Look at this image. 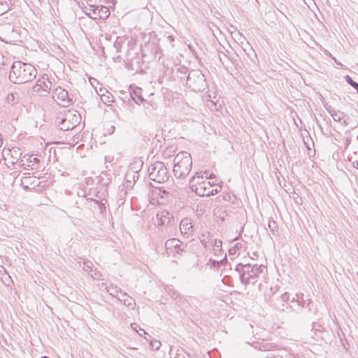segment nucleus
<instances>
[{
	"label": "nucleus",
	"mask_w": 358,
	"mask_h": 358,
	"mask_svg": "<svg viewBox=\"0 0 358 358\" xmlns=\"http://www.w3.org/2000/svg\"><path fill=\"white\" fill-rule=\"evenodd\" d=\"M10 69L8 78L15 84L20 85L31 82L37 75V70L33 65L21 61L13 62Z\"/></svg>",
	"instance_id": "1"
},
{
	"label": "nucleus",
	"mask_w": 358,
	"mask_h": 358,
	"mask_svg": "<svg viewBox=\"0 0 358 358\" xmlns=\"http://www.w3.org/2000/svg\"><path fill=\"white\" fill-rule=\"evenodd\" d=\"M265 268L263 265H257L250 264H238L236 267V271L238 272L241 282L242 284L247 285L248 284H255L257 282V278L262 273Z\"/></svg>",
	"instance_id": "2"
},
{
	"label": "nucleus",
	"mask_w": 358,
	"mask_h": 358,
	"mask_svg": "<svg viewBox=\"0 0 358 358\" xmlns=\"http://www.w3.org/2000/svg\"><path fill=\"white\" fill-rule=\"evenodd\" d=\"M192 159L191 155L187 152H180L173 159V173L177 178H186L191 169Z\"/></svg>",
	"instance_id": "3"
},
{
	"label": "nucleus",
	"mask_w": 358,
	"mask_h": 358,
	"mask_svg": "<svg viewBox=\"0 0 358 358\" xmlns=\"http://www.w3.org/2000/svg\"><path fill=\"white\" fill-rule=\"evenodd\" d=\"M186 84L194 92L204 91L208 87L206 78L199 69H194L188 73Z\"/></svg>",
	"instance_id": "4"
},
{
	"label": "nucleus",
	"mask_w": 358,
	"mask_h": 358,
	"mask_svg": "<svg viewBox=\"0 0 358 358\" xmlns=\"http://www.w3.org/2000/svg\"><path fill=\"white\" fill-rule=\"evenodd\" d=\"M148 177L150 180L159 183L168 180L169 174L167 168L162 162H156L148 168Z\"/></svg>",
	"instance_id": "5"
},
{
	"label": "nucleus",
	"mask_w": 358,
	"mask_h": 358,
	"mask_svg": "<svg viewBox=\"0 0 358 358\" xmlns=\"http://www.w3.org/2000/svg\"><path fill=\"white\" fill-rule=\"evenodd\" d=\"M156 217L157 226L162 227V231L164 229L166 233L169 236L176 225L173 214L167 210H162L157 214Z\"/></svg>",
	"instance_id": "6"
},
{
	"label": "nucleus",
	"mask_w": 358,
	"mask_h": 358,
	"mask_svg": "<svg viewBox=\"0 0 358 358\" xmlns=\"http://www.w3.org/2000/svg\"><path fill=\"white\" fill-rule=\"evenodd\" d=\"M166 252L168 256L176 257L187 252V244L183 243L179 239L173 238L168 239L164 244Z\"/></svg>",
	"instance_id": "7"
},
{
	"label": "nucleus",
	"mask_w": 358,
	"mask_h": 358,
	"mask_svg": "<svg viewBox=\"0 0 358 358\" xmlns=\"http://www.w3.org/2000/svg\"><path fill=\"white\" fill-rule=\"evenodd\" d=\"M12 157L13 158V156ZM14 159H16L15 163H17L19 166L23 167L24 169L34 170L40 168V159L33 155H25L22 158L14 157ZM12 163L15 164V162L13 161Z\"/></svg>",
	"instance_id": "8"
},
{
	"label": "nucleus",
	"mask_w": 358,
	"mask_h": 358,
	"mask_svg": "<svg viewBox=\"0 0 358 358\" xmlns=\"http://www.w3.org/2000/svg\"><path fill=\"white\" fill-rule=\"evenodd\" d=\"M72 117L71 113H68L65 115L63 118L57 117V127L60 130L62 131H68L73 129L77 124L78 122H79V117H76V120L74 122H72L71 120V117Z\"/></svg>",
	"instance_id": "9"
},
{
	"label": "nucleus",
	"mask_w": 358,
	"mask_h": 358,
	"mask_svg": "<svg viewBox=\"0 0 358 358\" xmlns=\"http://www.w3.org/2000/svg\"><path fill=\"white\" fill-rule=\"evenodd\" d=\"M55 96L61 101L59 104L64 107H67L73 103V99L69 96L68 91L62 87H57L55 90L54 96Z\"/></svg>",
	"instance_id": "10"
},
{
	"label": "nucleus",
	"mask_w": 358,
	"mask_h": 358,
	"mask_svg": "<svg viewBox=\"0 0 358 358\" xmlns=\"http://www.w3.org/2000/svg\"><path fill=\"white\" fill-rule=\"evenodd\" d=\"M211 187L212 185L209 181L198 182L194 191L199 196H208L212 194Z\"/></svg>",
	"instance_id": "11"
},
{
	"label": "nucleus",
	"mask_w": 358,
	"mask_h": 358,
	"mask_svg": "<svg viewBox=\"0 0 358 358\" xmlns=\"http://www.w3.org/2000/svg\"><path fill=\"white\" fill-rule=\"evenodd\" d=\"M142 90L140 87H136L129 92V97L128 99V103L132 105V102L140 105V103L144 102L145 99L141 94Z\"/></svg>",
	"instance_id": "12"
},
{
	"label": "nucleus",
	"mask_w": 358,
	"mask_h": 358,
	"mask_svg": "<svg viewBox=\"0 0 358 358\" xmlns=\"http://www.w3.org/2000/svg\"><path fill=\"white\" fill-rule=\"evenodd\" d=\"M39 178L31 176H23L21 182L24 189H34L40 184Z\"/></svg>",
	"instance_id": "13"
},
{
	"label": "nucleus",
	"mask_w": 358,
	"mask_h": 358,
	"mask_svg": "<svg viewBox=\"0 0 358 358\" xmlns=\"http://www.w3.org/2000/svg\"><path fill=\"white\" fill-rule=\"evenodd\" d=\"M51 87V83L48 80V78L42 76L41 78L37 80L36 85L33 87V90L35 92L43 90L48 92Z\"/></svg>",
	"instance_id": "14"
},
{
	"label": "nucleus",
	"mask_w": 358,
	"mask_h": 358,
	"mask_svg": "<svg viewBox=\"0 0 358 358\" xmlns=\"http://www.w3.org/2000/svg\"><path fill=\"white\" fill-rule=\"evenodd\" d=\"M192 220L188 217L182 219L180 223V230L181 234L187 237H189L192 232Z\"/></svg>",
	"instance_id": "15"
},
{
	"label": "nucleus",
	"mask_w": 358,
	"mask_h": 358,
	"mask_svg": "<svg viewBox=\"0 0 358 358\" xmlns=\"http://www.w3.org/2000/svg\"><path fill=\"white\" fill-rule=\"evenodd\" d=\"M117 299L120 302H122L124 306H126L127 307H128L129 309L133 310L135 308V306H136L135 300L131 296H130L128 294H127L126 292H123V293H122V294L119 296Z\"/></svg>",
	"instance_id": "16"
},
{
	"label": "nucleus",
	"mask_w": 358,
	"mask_h": 358,
	"mask_svg": "<svg viewBox=\"0 0 358 358\" xmlns=\"http://www.w3.org/2000/svg\"><path fill=\"white\" fill-rule=\"evenodd\" d=\"M324 107L331 115L334 121L341 122L342 116L345 114L343 112L335 110L334 108L327 103L324 104Z\"/></svg>",
	"instance_id": "17"
},
{
	"label": "nucleus",
	"mask_w": 358,
	"mask_h": 358,
	"mask_svg": "<svg viewBox=\"0 0 358 358\" xmlns=\"http://www.w3.org/2000/svg\"><path fill=\"white\" fill-rule=\"evenodd\" d=\"M296 302L298 303L299 306H301L302 307H306L308 309V311L313 313V314H316L317 313V308H316V306L315 305L314 302L312 300L308 299V302L306 303V301L303 299H300L299 298L298 294H296Z\"/></svg>",
	"instance_id": "18"
},
{
	"label": "nucleus",
	"mask_w": 358,
	"mask_h": 358,
	"mask_svg": "<svg viewBox=\"0 0 358 358\" xmlns=\"http://www.w3.org/2000/svg\"><path fill=\"white\" fill-rule=\"evenodd\" d=\"M94 9L98 10L97 11V16H92V19L96 20V19H101V20H106L108 17L110 15V10L109 8L107 6H99L98 7H94Z\"/></svg>",
	"instance_id": "19"
},
{
	"label": "nucleus",
	"mask_w": 358,
	"mask_h": 358,
	"mask_svg": "<svg viewBox=\"0 0 358 358\" xmlns=\"http://www.w3.org/2000/svg\"><path fill=\"white\" fill-rule=\"evenodd\" d=\"M104 286L107 292L112 296L117 299L122 294V293H123L122 289L115 285L110 284L109 285H104Z\"/></svg>",
	"instance_id": "20"
},
{
	"label": "nucleus",
	"mask_w": 358,
	"mask_h": 358,
	"mask_svg": "<svg viewBox=\"0 0 358 358\" xmlns=\"http://www.w3.org/2000/svg\"><path fill=\"white\" fill-rule=\"evenodd\" d=\"M13 0H0V16L7 13L13 5Z\"/></svg>",
	"instance_id": "21"
},
{
	"label": "nucleus",
	"mask_w": 358,
	"mask_h": 358,
	"mask_svg": "<svg viewBox=\"0 0 358 358\" xmlns=\"http://www.w3.org/2000/svg\"><path fill=\"white\" fill-rule=\"evenodd\" d=\"M211 245H213V247L214 255L215 256H222L223 254L222 249V241L217 239H213V241H211Z\"/></svg>",
	"instance_id": "22"
},
{
	"label": "nucleus",
	"mask_w": 358,
	"mask_h": 358,
	"mask_svg": "<svg viewBox=\"0 0 358 358\" xmlns=\"http://www.w3.org/2000/svg\"><path fill=\"white\" fill-rule=\"evenodd\" d=\"M200 241L202 244V245L207 248L209 243L211 244V241H213L210 234V232L205 231L202 233L199 237Z\"/></svg>",
	"instance_id": "23"
},
{
	"label": "nucleus",
	"mask_w": 358,
	"mask_h": 358,
	"mask_svg": "<svg viewBox=\"0 0 358 358\" xmlns=\"http://www.w3.org/2000/svg\"><path fill=\"white\" fill-rule=\"evenodd\" d=\"M276 347V345L272 343H260L256 348H258L262 351H272Z\"/></svg>",
	"instance_id": "24"
},
{
	"label": "nucleus",
	"mask_w": 358,
	"mask_h": 358,
	"mask_svg": "<svg viewBox=\"0 0 358 358\" xmlns=\"http://www.w3.org/2000/svg\"><path fill=\"white\" fill-rule=\"evenodd\" d=\"M143 103V108H144L145 113L146 115H149L150 114H152V112L154 110H155L157 108L155 103H154V104L150 103L149 102L146 101L145 100Z\"/></svg>",
	"instance_id": "25"
},
{
	"label": "nucleus",
	"mask_w": 358,
	"mask_h": 358,
	"mask_svg": "<svg viewBox=\"0 0 358 358\" xmlns=\"http://www.w3.org/2000/svg\"><path fill=\"white\" fill-rule=\"evenodd\" d=\"M227 261L226 255H224L223 259L221 260H214L210 259L209 262L210 263V266L214 268H219L222 264H223L224 262Z\"/></svg>",
	"instance_id": "26"
},
{
	"label": "nucleus",
	"mask_w": 358,
	"mask_h": 358,
	"mask_svg": "<svg viewBox=\"0 0 358 358\" xmlns=\"http://www.w3.org/2000/svg\"><path fill=\"white\" fill-rule=\"evenodd\" d=\"M187 73V69L185 66H180L178 68L176 71V76L180 79H183L186 77Z\"/></svg>",
	"instance_id": "27"
},
{
	"label": "nucleus",
	"mask_w": 358,
	"mask_h": 358,
	"mask_svg": "<svg viewBox=\"0 0 358 358\" xmlns=\"http://www.w3.org/2000/svg\"><path fill=\"white\" fill-rule=\"evenodd\" d=\"M345 80L348 84L352 87L358 93V83L354 81L352 78L348 75L345 76Z\"/></svg>",
	"instance_id": "28"
},
{
	"label": "nucleus",
	"mask_w": 358,
	"mask_h": 358,
	"mask_svg": "<svg viewBox=\"0 0 358 358\" xmlns=\"http://www.w3.org/2000/svg\"><path fill=\"white\" fill-rule=\"evenodd\" d=\"M268 227L270 231L275 235V232L277 231L278 224L275 221L273 220H269L268 222Z\"/></svg>",
	"instance_id": "29"
},
{
	"label": "nucleus",
	"mask_w": 358,
	"mask_h": 358,
	"mask_svg": "<svg viewBox=\"0 0 358 358\" xmlns=\"http://www.w3.org/2000/svg\"><path fill=\"white\" fill-rule=\"evenodd\" d=\"M87 201L90 203H92L94 204V206H92V204H90V206L92 207V206H95L96 205L99 206V209L100 210H102L103 208H105V203H103L101 201H99L97 200H95V199H93L92 198L90 199H87Z\"/></svg>",
	"instance_id": "30"
},
{
	"label": "nucleus",
	"mask_w": 358,
	"mask_h": 358,
	"mask_svg": "<svg viewBox=\"0 0 358 358\" xmlns=\"http://www.w3.org/2000/svg\"><path fill=\"white\" fill-rule=\"evenodd\" d=\"M10 65V61L6 58L1 53H0V69H3L5 66Z\"/></svg>",
	"instance_id": "31"
},
{
	"label": "nucleus",
	"mask_w": 358,
	"mask_h": 358,
	"mask_svg": "<svg viewBox=\"0 0 358 358\" xmlns=\"http://www.w3.org/2000/svg\"><path fill=\"white\" fill-rule=\"evenodd\" d=\"M161 346V343L159 341L153 339L150 341V348L153 350H157L159 349Z\"/></svg>",
	"instance_id": "32"
},
{
	"label": "nucleus",
	"mask_w": 358,
	"mask_h": 358,
	"mask_svg": "<svg viewBox=\"0 0 358 358\" xmlns=\"http://www.w3.org/2000/svg\"><path fill=\"white\" fill-rule=\"evenodd\" d=\"M99 6H95V5H90L89 6V8H87L88 10H89V13H87V15L90 17L92 18V16H96V17H98L97 16V11L98 10H96L94 8V7H98Z\"/></svg>",
	"instance_id": "33"
},
{
	"label": "nucleus",
	"mask_w": 358,
	"mask_h": 358,
	"mask_svg": "<svg viewBox=\"0 0 358 358\" xmlns=\"http://www.w3.org/2000/svg\"><path fill=\"white\" fill-rule=\"evenodd\" d=\"M158 194L163 199H166L170 195V192L165 189L164 187H159V193Z\"/></svg>",
	"instance_id": "34"
},
{
	"label": "nucleus",
	"mask_w": 358,
	"mask_h": 358,
	"mask_svg": "<svg viewBox=\"0 0 358 358\" xmlns=\"http://www.w3.org/2000/svg\"><path fill=\"white\" fill-rule=\"evenodd\" d=\"M7 102L10 104H15L16 103L15 101V96L14 94L11 93L9 94L6 98Z\"/></svg>",
	"instance_id": "35"
},
{
	"label": "nucleus",
	"mask_w": 358,
	"mask_h": 358,
	"mask_svg": "<svg viewBox=\"0 0 358 358\" xmlns=\"http://www.w3.org/2000/svg\"><path fill=\"white\" fill-rule=\"evenodd\" d=\"M266 358H282V356L276 355L275 352L268 353L266 357Z\"/></svg>",
	"instance_id": "36"
},
{
	"label": "nucleus",
	"mask_w": 358,
	"mask_h": 358,
	"mask_svg": "<svg viewBox=\"0 0 358 358\" xmlns=\"http://www.w3.org/2000/svg\"><path fill=\"white\" fill-rule=\"evenodd\" d=\"M242 247V245L241 243H237L235 244L234 247L231 249H229V253L231 254V251H234V252H236V250H239L240 248H241Z\"/></svg>",
	"instance_id": "37"
},
{
	"label": "nucleus",
	"mask_w": 358,
	"mask_h": 358,
	"mask_svg": "<svg viewBox=\"0 0 358 358\" xmlns=\"http://www.w3.org/2000/svg\"><path fill=\"white\" fill-rule=\"evenodd\" d=\"M196 178H201V179H203V176H200V173H198V172H196V173L194 174V176H192V177L191 178L190 182H192V181H194V180L196 179Z\"/></svg>",
	"instance_id": "38"
},
{
	"label": "nucleus",
	"mask_w": 358,
	"mask_h": 358,
	"mask_svg": "<svg viewBox=\"0 0 358 358\" xmlns=\"http://www.w3.org/2000/svg\"><path fill=\"white\" fill-rule=\"evenodd\" d=\"M211 190H212V194H210V195H215V194H217L221 190V187H219V189H217V187L213 188V187H212Z\"/></svg>",
	"instance_id": "39"
},
{
	"label": "nucleus",
	"mask_w": 358,
	"mask_h": 358,
	"mask_svg": "<svg viewBox=\"0 0 358 358\" xmlns=\"http://www.w3.org/2000/svg\"><path fill=\"white\" fill-rule=\"evenodd\" d=\"M137 333L141 336H142L143 335L148 334V333L144 329H141V327H139V329L138 330Z\"/></svg>",
	"instance_id": "40"
},
{
	"label": "nucleus",
	"mask_w": 358,
	"mask_h": 358,
	"mask_svg": "<svg viewBox=\"0 0 358 358\" xmlns=\"http://www.w3.org/2000/svg\"><path fill=\"white\" fill-rule=\"evenodd\" d=\"M130 178V175L129 174H127V187H131L132 185H131V181L129 179Z\"/></svg>",
	"instance_id": "41"
},
{
	"label": "nucleus",
	"mask_w": 358,
	"mask_h": 358,
	"mask_svg": "<svg viewBox=\"0 0 358 358\" xmlns=\"http://www.w3.org/2000/svg\"><path fill=\"white\" fill-rule=\"evenodd\" d=\"M127 66L129 67L130 66L132 70H135L134 66V62L133 60H130L127 64Z\"/></svg>",
	"instance_id": "42"
},
{
	"label": "nucleus",
	"mask_w": 358,
	"mask_h": 358,
	"mask_svg": "<svg viewBox=\"0 0 358 358\" xmlns=\"http://www.w3.org/2000/svg\"><path fill=\"white\" fill-rule=\"evenodd\" d=\"M136 178H138V176H136L134 173H133L131 176H130V178L129 179H131L134 180V182L136 181Z\"/></svg>",
	"instance_id": "43"
},
{
	"label": "nucleus",
	"mask_w": 358,
	"mask_h": 358,
	"mask_svg": "<svg viewBox=\"0 0 358 358\" xmlns=\"http://www.w3.org/2000/svg\"><path fill=\"white\" fill-rule=\"evenodd\" d=\"M131 327H132L133 329H134V331H136V332L138 331V330L139 329V327H138V326L137 324H131Z\"/></svg>",
	"instance_id": "44"
},
{
	"label": "nucleus",
	"mask_w": 358,
	"mask_h": 358,
	"mask_svg": "<svg viewBox=\"0 0 358 358\" xmlns=\"http://www.w3.org/2000/svg\"><path fill=\"white\" fill-rule=\"evenodd\" d=\"M115 46L117 48V51L120 52V43L117 42V40L116 41V42L115 43Z\"/></svg>",
	"instance_id": "45"
},
{
	"label": "nucleus",
	"mask_w": 358,
	"mask_h": 358,
	"mask_svg": "<svg viewBox=\"0 0 358 358\" xmlns=\"http://www.w3.org/2000/svg\"><path fill=\"white\" fill-rule=\"evenodd\" d=\"M281 297H282L283 301H285L286 299H287L288 296L287 295V293H285L284 294H282Z\"/></svg>",
	"instance_id": "46"
},
{
	"label": "nucleus",
	"mask_w": 358,
	"mask_h": 358,
	"mask_svg": "<svg viewBox=\"0 0 358 358\" xmlns=\"http://www.w3.org/2000/svg\"><path fill=\"white\" fill-rule=\"evenodd\" d=\"M148 335V337L147 336H145V338L148 341H150V340H152L151 338L152 336L150 335V334H147Z\"/></svg>",
	"instance_id": "47"
},
{
	"label": "nucleus",
	"mask_w": 358,
	"mask_h": 358,
	"mask_svg": "<svg viewBox=\"0 0 358 358\" xmlns=\"http://www.w3.org/2000/svg\"><path fill=\"white\" fill-rule=\"evenodd\" d=\"M189 50L192 51V54L195 56L196 55V52L194 50L192 49V46L189 45Z\"/></svg>",
	"instance_id": "48"
},
{
	"label": "nucleus",
	"mask_w": 358,
	"mask_h": 358,
	"mask_svg": "<svg viewBox=\"0 0 358 358\" xmlns=\"http://www.w3.org/2000/svg\"><path fill=\"white\" fill-rule=\"evenodd\" d=\"M2 144H3V138H2L1 134H0V148L1 147Z\"/></svg>",
	"instance_id": "49"
},
{
	"label": "nucleus",
	"mask_w": 358,
	"mask_h": 358,
	"mask_svg": "<svg viewBox=\"0 0 358 358\" xmlns=\"http://www.w3.org/2000/svg\"><path fill=\"white\" fill-rule=\"evenodd\" d=\"M353 164L354 166L358 169V161H355Z\"/></svg>",
	"instance_id": "50"
},
{
	"label": "nucleus",
	"mask_w": 358,
	"mask_h": 358,
	"mask_svg": "<svg viewBox=\"0 0 358 358\" xmlns=\"http://www.w3.org/2000/svg\"><path fill=\"white\" fill-rule=\"evenodd\" d=\"M109 99H110V96H107V98H106L107 101H113V100L110 101Z\"/></svg>",
	"instance_id": "51"
},
{
	"label": "nucleus",
	"mask_w": 358,
	"mask_h": 358,
	"mask_svg": "<svg viewBox=\"0 0 358 358\" xmlns=\"http://www.w3.org/2000/svg\"><path fill=\"white\" fill-rule=\"evenodd\" d=\"M109 99H110V96H107V98H106L107 101H113V100L110 101Z\"/></svg>",
	"instance_id": "52"
},
{
	"label": "nucleus",
	"mask_w": 358,
	"mask_h": 358,
	"mask_svg": "<svg viewBox=\"0 0 358 358\" xmlns=\"http://www.w3.org/2000/svg\"><path fill=\"white\" fill-rule=\"evenodd\" d=\"M213 177H214L213 174H210V176H209L210 178H212Z\"/></svg>",
	"instance_id": "53"
},
{
	"label": "nucleus",
	"mask_w": 358,
	"mask_h": 358,
	"mask_svg": "<svg viewBox=\"0 0 358 358\" xmlns=\"http://www.w3.org/2000/svg\"><path fill=\"white\" fill-rule=\"evenodd\" d=\"M41 358H50V357H48L47 356H43Z\"/></svg>",
	"instance_id": "54"
},
{
	"label": "nucleus",
	"mask_w": 358,
	"mask_h": 358,
	"mask_svg": "<svg viewBox=\"0 0 358 358\" xmlns=\"http://www.w3.org/2000/svg\"><path fill=\"white\" fill-rule=\"evenodd\" d=\"M136 62L137 64H139V63H140L139 59H138V60H137Z\"/></svg>",
	"instance_id": "55"
},
{
	"label": "nucleus",
	"mask_w": 358,
	"mask_h": 358,
	"mask_svg": "<svg viewBox=\"0 0 358 358\" xmlns=\"http://www.w3.org/2000/svg\"><path fill=\"white\" fill-rule=\"evenodd\" d=\"M343 123H344L345 124H347V122H346V121H345V120H344V121H343Z\"/></svg>",
	"instance_id": "56"
},
{
	"label": "nucleus",
	"mask_w": 358,
	"mask_h": 358,
	"mask_svg": "<svg viewBox=\"0 0 358 358\" xmlns=\"http://www.w3.org/2000/svg\"><path fill=\"white\" fill-rule=\"evenodd\" d=\"M0 40H1V41H4V40H3V39H2V38H0Z\"/></svg>",
	"instance_id": "57"
},
{
	"label": "nucleus",
	"mask_w": 358,
	"mask_h": 358,
	"mask_svg": "<svg viewBox=\"0 0 358 358\" xmlns=\"http://www.w3.org/2000/svg\"><path fill=\"white\" fill-rule=\"evenodd\" d=\"M357 139H358V136H357Z\"/></svg>",
	"instance_id": "58"
}]
</instances>
